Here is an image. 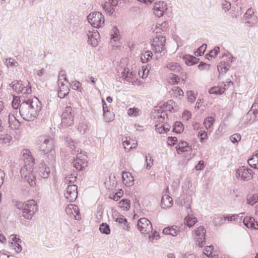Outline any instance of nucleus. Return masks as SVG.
<instances>
[{"mask_svg":"<svg viewBox=\"0 0 258 258\" xmlns=\"http://www.w3.org/2000/svg\"><path fill=\"white\" fill-rule=\"evenodd\" d=\"M19 113L22 118L26 121L33 120L38 115L42 109L39 100L36 97L22 98Z\"/></svg>","mask_w":258,"mask_h":258,"instance_id":"obj_1","label":"nucleus"},{"mask_svg":"<svg viewBox=\"0 0 258 258\" xmlns=\"http://www.w3.org/2000/svg\"><path fill=\"white\" fill-rule=\"evenodd\" d=\"M21 154L25 165L21 169V174L31 186L34 187L36 185V177L32 170V167L34 164V158L28 149L23 150Z\"/></svg>","mask_w":258,"mask_h":258,"instance_id":"obj_2","label":"nucleus"},{"mask_svg":"<svg viewBox=\"0 0 258 258\" xmlns=\"http://www.w3.org/2000/svg\"><path fill=\"white\" fill-rule=\"evenodd\" d=\"M38 146L40 151L44 154L47 155L48 158H53L55 154L54 150V142L50 136H41L38 138Z\"/></svg>","mask_w":258,"mask_h":258,"instance_id":"obj_3","label":"nucleus"},{"mask_svg":"<svg viewBox=\"0 0 258 258\" xmlns=\"http://www.w3.org/2000/svg\"><path fill=\"white\" fill-rule=\"evenodd\" d=\"M166 42L165 37L157 35L151 40V47L152 50L156 53H160L161 55H164L166 53L165 43Z\"/></svg>","mask_w":258,"mask_h":258,"instance_id":"obj_4","label":"nucleus"},{"mask_svg":"<svg viewBox=\"0 0 258 258\" xmlns=\"http://www.w3.org/2000/svg\"><path fill=\"white\" fill-rule=\"evenodd\" d=\"M38 210V206L35 201L31 200L24 203V207L22 210L23 216L27 219H31L34 214Z\"/></svg>","mask_w":258,"mask_h":258,"instance_id":"obj_5","label":"nucleus"},{"mask_svg":"<svg viewBox=\"0 0 258 258\" xmlns=\"http://www.w3.org/2000/svg\"><path fill=\"white\" fill-rule=\"evenodd\" d=\"M88 22L94 27L100 28L104 23L103 15L99 12H94L87 16Z\"/></svg>","mask_w":258,"mask_h":258,"instance_id":"obj_6","label":"nucleus"},{"mask_svg":"<svg viewBox=\"0 0 258 258\" xmlns=\"http://www.w3.org/2000/svg\"><path fill=\"white\" fill-rule=\"evenodd\" d=\"M138 227L140 231L148 236L149 238H151L150 232H152L153 227L151 222L147 218H140L138 221Z\"/></svg>","mask_w":258,"mask_h":258,"instance_id":"obj_7","label":"nucleus"},{"mask_svg":"<svg viewBox=\"0 0 258 258\" xmlns=\"http://www.w3.org/2000/svg\"><path fill=\"white\" fill-rule=\"evenodd\" d=\"M88 157L85 154L81 152L76 155V158L73 162V166L78 170H82L87 166Z\"/></svg>","mask_w":258,"mask_h":258,"instance_id":"obj_8","label":"nucleus"},{"mask_svg":"<svg viewBox=\"0 0 258 258\" xmlns=\"http://www.w3.org/2000/svg\"><path fill=\"white\" fill-rule=\"evenodd\" d=\"M74 121V115L72 108L70 106L66 107L61 115V124L63 126H71Z\"/></svg>","mask_w":258,"mask_h":258,"instance_id":"obj_9","label":"nucleus"},{"mask_svg":"<svg viewBox=\"0 0 258 258\" xmlns=\"http://www.w3.org/2000/svg\"><path fill=\"white\" fill-rule=\"evenodd\" d=\"M253 172L251 169L245 166H241L237 169L236 172V177L240 178L241 180L247 181L252 179Z\"/></svg>","mask_w":258,"mask_h":258,"instance_id":"obj_10","label":"nucleus"},{"mask_svg":"<svg viewBox=\"0 0 258 258\" xmlns=\"http://www.w3.org/2000/svg\"><path fill=\"white\" fill-rule=\"evenodd\" d=\"M64 196L69 202L74 201L78 196L77 186L75 184L68 185L64 190Z\"/></svg>","mask_w":258,"mask_h":258,"instance_id":"obj_11","label":"nucleus"},{"mask_svg":"<svg viewBox=\"0 0 258 258\" xmlns=\"http://www.w3.org/2000/svg\"><path fill=\"white\" fill-rule=\"evenodd\" d=\"M206 231L203 226H200L194 231V237L196 241L197 244L202 247L205 243V234Z\"/></svg>","mask_w":258,"mask_h":258,"instance_id":"obj_12","label":"nucleus"},{"mask_svg":"<svg viewBox=\"0 0 258 258\" xmlns=\"http://www.w3.org/2000/svg\"><path fill=\"white\" fill-rule=\"evenodd\" d=\"M121 77L122 80L132 83L134 85L137 83V79L136 73L134 71H131L128 68L124 69L121 73Z\"/></svg>","mask_w":258,"mask_h":258,"instance_id":"obj_13","label":"nucleus"},{"mask_svg":"<svg viewBox=\"0 0 258 258\" xmlns=\"http://www.w3.org/2000/svg\"><path fill=\"white\" fill-rule=\"evenodd\" d=\"M167 9V4L164 2H159L155 3L154 13L158 18L163 16Z\"/></svg>","mask_w":258,"mask_h":258,"instance_id":"obj_14","label":"nucleus"},{"mask_svg":"<svg viewBox=\"0 0 258 258\" xmlns=\"http://www.w3.org/2000/svg\"><path fill=\"white\" fill-rule=\"evenodd\" d=\"M38 174L42 178L46 179L49 177L50 169L44 163H41L38 170Z\"/></svg>","mask_w":258,"mask_h":258,"instance_id":"obj_15","label":"nucleus"},{"mask_svg":"<svg viewBox=\"0 0 258 258\" xmlns=\"http://www.w3.org/2000/svg\"><path fill=\"white\" fill-rule=\"evenodd\" d=\"M8 117L9 127L13 130H18L19 128L20 123L17 119L14 114L10 113Z\"/></svg>","mask_w":258,"mask_h":258,"instance_id":"obj_16","label":"nucleus"},{"mask_svg":"<svg viewBox=\"0 0 258 258\" xmlns=\"http://www.w3.org/2000/svg\"><path fill=\"white\" fill-rule=\"evenodd\" d=\"M122 178L123 183L127 186H131L134 184V178L128 172H123Z\"/></svg>","mask_w":258,"mask_h":258,"instance_id":"obj_17","label":"nucleus"},{"mask_svg":"<svg viewBox=\"0 0 258 258\" xmlns=\"http://www.w3.org/2000/svg\"><path fill=\"white\" fill-rule=\"evenodd\" d=\"M256 116L253 113L249 110L248 112L242 117L241 119V123L244 125L247 124H251L254 122L256 119Z\"/></svg>","mask_w":258,"mask_h":258,"instance_id":"obj_18","label":"nucleus"},{"mask_svg":"<svg viewBox=\"0 0 258 258\" xmlns=\"http://www.w3.org/2000/svg\"><path fill=\"white\" fill-rule=\"evenodd\" d=\"M102 101L104 119L106 122H110L113 119V115L111 112H109L107 104L105 101L102 99Z\"/></svg>","mask_w":258,"mask_h":258,"instance_id":"obj_19","label":"nucleus"},{"mask_svg":"<svg viewBox=\"0 0 258 258\" xmlns=\"http://www.w3.org/2000/svg\"><path fill=\"white\" fill-rule=\"evenodd\" d=\"M179 232V228L176 225L171 227H167L163 230V233L165 235H170L172 236H176Z\"/></svg>","mask_w":258,"mask_h":258,"instance_id":"obj_20","label":"nucleus"},{"mask_svg":"<svg viewBox=\"0 0 258 258\" xmlns=\"http://www.w3.org/2000/svg\"><path fill=\"white\" fill-rule=\"evenodd\" d=\"M173 205V200L171 197L165 195L162 196L161 200V207L163 209L170 208Z\"/></svg>","mask_w":258,"mask_h":258,"instance_id":"obj_21","label":"nucleus"},{"mask_svg":"<svg viewBox=\"0 0 258 258\" xmlns=\"http://www.w3.org/2000/svg\"><path fill=\"white\" fill-rule=\"evenodd\" d=\"M176 149L177 153H179L189 151L191 148L187 142L181 141L176 147Z\"/></svg>","mask_w":258,"mask_h":258,"instance_id":"obj_22","label":"nucleus"},{"mask_svg":"<svg viewBox=\"0 0 258 258\" xmlns=\"http://www.w3.org/2000/svg\"><path fill=\"white\" fill-rule=\"evenodd\" d=\"M155 111V118H156L157 120H160V121L163 122L165 117L167 116L166 112L163 110L162 108L157 109Z\"/></svg>","mask_w":258,"mask_h":258,"instance_id":"obj_23","label":"nucleus"},{"mask_svg":"<svg viewBox=\"0 0 258 258\" xmlns=\"http://www.w3.org/2000/svg\"><path fill=\"white\" fill-rule=\"evenodd\" d=\"M122 145L126 151H129L131 149L136 148L137 143L136 141L131 140H128L126 138L125 140L123 141Z\"/></svg>","mask_w":258,"mask_h":258,"instance_id":"obj_24","label":"nucleus"},{"mask_svg":"<svg viewBox=\"0 0 258 258\" xmlns=\"http://www.w3.org/2000/svg\"><path fill=\"white\" fill-rule=\"evenodd\" d=\"M169 27V23L167 21L163 22L161 23H158L156 25L154 32L156 33H161L162 32L167 30Z\"/></svg>","mask_w":258,"mask_h":258,"instance_id":"obj_25","label":"nucleus"},{"mask_svg":"<svg viewBox=\"0 0 258 258\" xmlns=\"http://www.w3.org/2000/svg\"><path fill=\"white\" fill-rule=\"evenodd\" d=\"M66 212L68 215H73L74 217H76V215H79V209L78 206L70 204L68 206V207L66 209Z\"/></svg>","mask_w":258,"mask_h":258,"instance_id":"obj_26","label":"nucleus"},{"mask_svg":"<svg viewBox=\"0 0 258 258\" xmlns=\"http://www.w3.org/2000/svg\"><path fill=\"white\" fill-rule=\"evenodd\" d=\"M230 67L229 62L223 61L220 62L217 66V69L219 74H224L229 70Z\"/></svg>","mask_w":258,"mask_h":258,"instance_id":"obj_27","label":"nucleus"},{"mask_svg":"<svg viewBox=\"0 0 258 258\" xmlns=\"http://www.w3.org/2000/svg\"><path fill=\"white\" fill-rule=\"evenodd\" d=\"M183 59L184 60L185 63L188 66H192L194 64H197L199 62L198 58L190 55H184L183 57Z\"/></svg>","mask_w":258,"mask_h":258,"instance_id":"obj_28","label":"nucleus"},{"mask_svg":"<svg viewBox=\"0 0 258 258\" xmlns=\"http://www.w3.org/2000/svg\"><path fill=\"white\" fill-rule=\"evenodd\" d=\"M184 221L187 226L190 227L197 222V219L195 217H192V215L190 214V212L187 211V215L185 218Z\"/></svg>","mask_w":258,"mask_h":258,"instance_id":"obj_29","label":"nucleus"},{"mask_svg":"<svg viewBox=\"0 0 258 258\" xmlns=\"http://www.w3.org/2000/svg\"><path fill=\"white\" fill-rule=\"evenodd\" d=\"M26 85V82L23 83L22 81H17L12 83V88L18 94L23 90V87Z\"/></svg>","mask_w":258,"mask_h":258,"instance_id":"obj_30","label":"nucleus"},{"mask_svg":"<svg viewBox=\"0 0 258 258\" xmlns=\"http://www.w3.org/2000/svg\"><path fill=\"white\" fill-rule=\"evenodd\" d=\"M69 91L70 89L68 85L59 86L58 96L60 98H63L68 95Z\"/></svg>","mask_w":258,"mask_h":258,"instance_id":"obj_31","label":"nucleus"},{"mask_svg":"<svg viewBox=\"0 0 258 258\" xmlns=\"http://www.w3.org/2000/svg\"><path fill=\"white\" fill-rule=\"evenodd\" d=\"M31 87L30 85V83L27 81L26 85L24 86V87H23L22 91L20 92V94H22L20 97H24V96L26 97V98H27V97H30L31 96H28V95L31 94Z\"/></svg>","mask_w":258,"mask_h":258,"instance_id":"obj_32","label":"nucleus"},{"mask_svg":"<svg viewBox=\"0 0 258 258\" xmlns=\"http://www.w3.org/2000/svg\"><path fill=\"white\" fill-rule=\"evenodd\" d=\"M247 162L250 166L255 169H258V152L249 159Z\"/></svg>","mask_w":258,"mask_h":258,"instance_id":"obj_33","label":"nucleus"},{"mask_svg":"<svg viewBox=\"0 0 258 258\" xmlns=\"http://www.w3.org/2000/svg\"><path fill=\"white\" fill-rule=\"evenodd\" d=\"M15 241L14 243H12L11 247L14 249L15 252L17 253L20 252L22 251V247L19 244L21 242V240L20 238H17L15 237V239H14Z\"/></svg>","mask_w":258,"mask_h":258,"instance_id":"obj_34","label":"nucleus"},{"mask_svg":"<svg viewBox=\"0 0 258 258\" xmlns=\"http://www.w3.org/2000/svg\"><path fill=\"white\" fill-rule=\"evenodd\" d=\"M225 88H222V86H215L211 88L209 90V93L210 94H216V95H221L223 94L225 91Z\"/></svg>","mask_w":258,"mask_h":258,"instance_id":"obj_35","label":"nucleus"},{"mask_svg":"<svg viewBox=\"0 0 258 258\" xmlns=\"http://www.w3.org/2000/svg\"><path fill=\"white\" fill-rule=\"evenodd\" d=\"M254 222V219L253 218L245 217L244 218L243 222L244 225L247 228H253L254 229H256L257 228L255 227Z\"/></svg>","mask_w":258,"mask_h":258,"instance_id":"obj_36","label":"nucleus"},{"mask_svg":"<svg viewBox=\"0 0 258 258\" xmlns=\"http://www.w3.org/2000/svg\"><path fill=\"white\" fill-rule=\"evenodd\" d=\"M167 68L170 71H173L174 72H179L181 67L179 64L175 62H170L167 64Z\"/></svg>","mask_w":258,"mask_h":258,"instance_id":"obj_37","label":"nucleus"},{"mask_svg":"<svg viewBox=\"0 0 258 258\" xmlns=\"http://www.w3.org/2000/svg\"><path fill=\"white\" fill-rule=\"evenodd\" d=\"M142 113L141 110L138 108H130L127 110V114L131 116H138Z\"/></svg>","mask_w":258,"mask_h":258,"instance_id":"obj_38","label":"nucleus"},{"mask_svg":"<svg viewBox=\"0 0 258 258\" xmlns=\"http://www.w3.org/2000/svg\"><path fill=\"white\" fill-rule=\"evenodd\" d=\"M12 138L10 135L4 134L0 135V144H7L12 140Z\"/></svg>","mask_w":258,"mask_h":258,"instance_id":"obj_39","label":"nucleus"},{"mask_svg":"<svg viewBox=\"0 0 258 258\" xmlns=\"http://www.w3.org/2000/svg\"><path fill=\"white\" fill-rule=\"evenodd\" d=\"M119 39V32L116 26H113L111 34V39L113 41H116Z\"/></svg>","mask_w":258,"mask_h":258,"instance_id":"obj_40","label":"nucleus"},{"mask_svg":"<svg viewBox=\"0 0 258 258\" xmlns=\"http://www.w3.org/2000/svg\"><path fill=\"white\" fill-rule=\"evenodd\" d=\"M22 102V98L20 97H14L12 102V107L14 109H17L20 108V105Z\"/></svg>","mask_w":258,"mask_h":258,"instance_id":"obj_41","label":"nucleus"},{"mask_svg":"<svg viewBox=\"0 0 258 258\" xmlns=\"http://www.w3.org/2000/svg\"><path fill=\"white\" fill-rule=\"evenodd\" d=\"M179 80V77L175 74L171 73L168 76V82L171 85L177 84Z\"/></svg>","mask_w":258,"mask_h":258,"instance_id":"obj_42","label":"nucleus"},{"mask_svg":"<svg viewBox=\"0 0 258 258\" xmlns=\"http://www.w3.org/2000/svg\"><path fill=\"white\" fill-rule=\"evenodd\" d=\"M99 230L100 232L103 234H109L110 233L109 225L105 223H103L100 225Z\"/></svg>","mask_w":258,"mask_h":258,"instance_id":"obj_43","label":"nucleus"},{"mask_svg":"<svg viewBox=\"0 0 258 258\" xmlns=\"http://www.w3.org/2000/svg\"><path fill=\"white\" fill-rule=\"evenodd\" d=\"M119 206L125 210L130 208V201L127 199H122L119 203Z\"/></svg>","mask_w":258,"mask_h":258,"instance_id":"obj_44","label":"nucleus"},{"mask_svg":"<svg viewBox=\"0 0 258 258\" xmlns=\"http://www.w3.org/2000/svg\"><path fill=\"white\" fill-rule=\"evenodd\" d=\"M215 119L213 117H208L206 118L204 121V124L207 129H210L212 127Z\"/></svg>","mask_w":258,"mask_h":258,"instance_id":"obj_45","label":"nucleus"},{"mask_svg":"<svg viewBox=\"0 0 258 258\" xmlns=\"http://www.w3.org/2000/svg\"><path fill=\"white\" fill-rule=\"evenodd\" d=\"M5 63L8 67H17L19 66V63L16 61L15 59L13 58H9L6 59Z\"/></svg>","mask_w":258,"mask_h":258,"instance_id":"obj_46","label":"nucleus"},{"mask_svg":"<svg viewBox=\"0 0 258 258\" xmlns=\"http://www.w3.org/2000/svg\"><path fill=\"white\" fill-rule=\"evenodd\" d=\"M116 221L120 224H123L124 227L123 228L126 230H128L130 228V226L128 225V222L126 219L124 218L123 217H119L116 219Z\"/></svg>","mask_w":258,"mask_h":258,"instance_id":"obj_47","label":"nucleus"},{"mask_svg":"<svg viewBox=\"0 0 258 258\" xmlns=\"http://www.w3.org/2000/svg\"><path fill=\"white\" fill-rule=\"evenodd\" d=\"M183 124L180 122H175L174 127L173 129V131L175 132L176 133H181L183 128L182 127Z\"/></svg>","mask_w":258,"mask_h":258,"instance_id":"obj_48","label":"nucleus"},{"mask_svg":"<svg viewBox=\"0 0 258 258\" xmlns=\"http://www.w3.org/2000/svg\"><path fill=\"white\" fill-rule=\"evenodd\" d=\"M156 123H158L155 126L156 132H158L160 134L164 133L163 124V122H162L160 120H156Z\"/></svg>","mask_w":258,"mask_h":258,"instance_id":"obj_49","label":"nucleus"},{"mask_svg":"<svg viewBox=\"0 0 258 258\" xmlns=\"http://www.w3.org/2000/svg\"><path fill=\"white\" fill-rule=\"evenodd\" d=\"M220 51V48L218 46L215 47L213 50H211V51L206 55V58L209 59L208 56L210 57H215L218 52Z\"/></svg>","mask_w":258,"mask_h":258,"instance_id":"obj_50","label":"nucleus"},{"mask_svg":"<svg viewBox=\"0 0 258 258\" xmlns=\"http://www.w3.org/2000/svg\"><path fill=\"white\" fill-rule=\"evenodd\" d=\"M76 176L71 174L66 176L64 181L67 184L72 183L76 181Z\"/></svg>","mask_w":258,"mask_h":258,"instance_id":"obj_51","label":"nucleus"},{"mask_svg":"<svg viewBox=\"0 0 258 258\" xmlns=\"http://www.w3.org/2000/svg\"><path fill=\"white\" fill-rule=\"evenodd\" d=\"M258 202V194H254L247 200V203L250 205H253Z\"/></svg>","mask_w":258,"mask_h":258,"instance_id":"obj_52","label":"nucleus"},{"mask_svg":"<svg viewBox=\"0 0 258 258\" xmlns=\"http://www.w3.org/2000/svg\"><path fill=\"white\" fill-rule=\"evenodd\" d=\"M174 104V102L172 100H168L166 104L164 105V107L166 110L171 112L172 110L175 111L173 105Z\"/></svg>","mask_w":258,"mask_h":258,"instance_id":"obj_53","label":"nucleus"},{"mask_svg":"<svg viewBox=\"0 0 258 258\" xmlns=\"http://www.w3.org/2000/svg\"><path fill=\"white\" fill-rule=\"evenodd\" d=\"M222 8L225 12L228 11L231 8V3L226 0H221Z\"/></svg>","mask_w":258,"mask_h":258,"instance_id":"obj_54","label":"nucleus"},{"mask_svg":"<svg viewBox=\"0 0 258 258\" xmlns=\"http://www.w3.org/2000/svg\"><path fill=\"white\" fill-rule=\"evenodd\" d=\"M241 135L239 134H234L230 137V141L233 143H238L241 140Z\"/></svg>","mask_w":258,"mask_h":258,"instance_id":"obj_55","label":"nucleus"},{"mask_svg":"<svg viewBox=\"0 0 258 258\" xmlns=\"http://www.w3.org/2000/svg\"><path fill=\"white\" fill-rule=\"evenodd\" d=\"M72 89L80 92H82V87L81 84L78 81H74L72 83Z\"/></svg>","mask_w":258,"mask_h":258,"instance_id":"obj_56","label":"nucleus"},{"mask_svg":"<svg viewBox=\"0 0 258 258\" xmlns=\"http://www.w3.org/2000/svg\"><path fill=\"white\" fill-rule=\"evenodd\" d=\"M65 142L66 144H67L71 149H73V148H76L75 143L70 136L66 137Z\"/></svg>","mask_w":258,"mask_h":258,"instance_id":"obj_57","label":"nucleus"},{"mask_svg":"<svg viewBox=\"0 0 258 258\" xmlns=\"http://www.w3.org/2000/svg\"><path fill=\"white\" fill-rule=\"evenodd\" d=\"M149 71L147 70L145 66H143L142 67L141 70H140L139 72V75L142 78H145L147 77L149 74Z\"/></svg>","mask_w":258,"mask_h":258,"instance_id":"obj_58","label":"nucleus"},{"mask_svg":"<svg viewBox=\"0 0 258 258\" xmlns=\"http://www.w3.org/2000/svg\"><path fill=\"white\" fill-rule=\"evenodd\" d=\"M152 53L150 51H147L144 54V57H141L143 62H146L152 58Z\"/></svg>","mask_w":258,"mask_h":258,"instance_id":"obj_59","label":"nucleus"},{"mask_svg":"<svg viewBox=\"0 0 258 258\" xmlns=\"http://www.w3.org/2000/svg\"><path fill=\"white\" fill-rule=\"evenodd\" d=\"M230 196L234 198H237L240 195V191L237 188H233L230 190Z\"/></svg>","mask_w":258,"mask_h":258,"instance_id":"obj_60","label":"nucleus"},{"mask_svg":"<svg viewBox=\"0 0 258 258\" xmlns=\"http://www.w3.org/2000/svg\"><path fill=\"white\" fill-rule=\"evenodd\" d=\"M146 168L150 169L153 163V159L150 154L146 156Z\"/></svg>","mask_w":258,"mask_h":258,"instance_id":"obj_61","label":"nucleus"},{"mask_svg":"<svg viewBox=\"0 0 258 258\" xmlns=\"http://www.w3.org/2000/svg\"><path fill=\"white\" fill-rule=\"evenodd\" d=\"M206 48H207V44H203L202 46H201L198 48L197 51L196 52V53H197L196 55H199V56H201L202 55H203L204 53Z\"/></svg>","mask_w":258,"mask_h":258,"instance_id":"obj_62","label":"nucleus"},{"mask_svg":"<svg viewBox=\"0 0 258 258\" xmlns=\"http://www.w3.org/2000/svg\"><path fill=\"white\" fill-rule=\"evenodd\" d=\"M250 110L258 118V103H253Z\"/></svg>","mask_w":258,"mask_h":258,"instance_id":"obj_63","label":"nucleus"},{"mask_svg":"<svg viewBox=\"0 0 258 258\" xmlns=\"http://www.w3.org/2000/svg\"><path fill=\"white\" fill-rule=\"evenodd\" d=\"M78 130L81 134H84L87 130V125L85 123H80L78 126Z\"/></svg>","mask_w":258,"mask_h":258,"instance_id":"obj_64","label":"nucleus"}]
</instances>
